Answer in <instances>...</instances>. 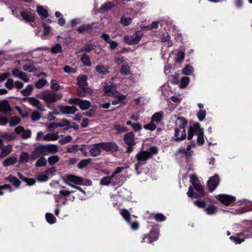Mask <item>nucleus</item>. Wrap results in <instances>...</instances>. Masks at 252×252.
<instances>
[{"label": "nucleus", "mask_w": 252, "mask_h": 252, "mask_svg": "<svg viewBox=\"0 0 252 252\" xmlns=\"http://www.w3.org/2000/svg\"><path fill=\"white\" fill-rule=\"evenodd\" d=\"M120 72L124 75H128L131 74L130 67L127 63L122 65Z\"/></svg>", "instance_id": "nucleus-41"}, {"label": "nucleus", "mask_w": 252, "mask_h": 252, "mask_svg": "<svg viewBox=\"0 0 252 252\" xmlns=\"http://www.w3.org/2000/svg\"><path fill=\"white\" fill-rule=\"evenodd\" d=\"M15 132L23 139H27L31 136L32 132L30 129H25L22 126H18L15 129Z\"/></svg>", "instance_id": "nucleus-18"}, {"label": "nucleus", "mask_w": 252, "mask_h": 252, "mask_svg": "<svg viewBox=\"0 0 252 252\" xmlns=\"http://www.w3.org/2000/svg\"><path fill=\"white\" fill-rule=\"evenodd\" d=\"M194 68L190 64L186 65L182 69V72L185 75H192L194 72Z\"/></svg>", "instance_id": "nucleus-34"}, {"label": "nucleus", "mask_w": 252, "mask_h": 252, "mask_svg": "<svg viewBox=\"0 0 252 252\" xmlns=\"http://www.w3.org/2000/svg\"><path fill=\"white\" fill-rule=\"evenodd\" d=\"M12 14L17 18L20 19V14L19 10H22L18 6H12L10 7Z\"/></svg>", "instance_id": "nucleus-43"}, {"label": "nucleus", "mask_w": 252, "mask_h": 252, "mask_svg": "<svg viewBox=\"0 0 252 252\" xmlns=\"http://www.w3.org/2000/svg\"><path fill=\"white\" fill-rule=\"evenodd\" d=\"M135 135L133 132H129L126 133L124 136V140L126 144L128 146L126 152L130 153L133 150V146L136 143L134 140Z\"/></svg>", "instance_id": "nucleus-7"}, {"label": "nucleus", "mask_w": 252, "mask_h": 252, "mask_svg": "<svg viewBox=\"0 0 252 252\" xmlns=\"http://www.w3.org/2000/svg\"><path fill=\"white\" fill-rule=\"evenodd\" d=\"M29 160V155L26 153H22L20 156L19 162L21 163H26Z\"/></svg>", "instance_id": "nucleus-53"}, {"label": "nucleus", "mask_w": 252, "mask_h": 252, "mask_svg": "<svg viewBox=\"0 0 252 252\" xmlns=\"http://www.w3.org/2000/svg\"><path fill=\"white\" fill-rule=\"evenodd\" d=\"M114 5V4L112 2H109L106 3L104 4L103 5L101 6L100 8V11L101 12H104L108 9L112 8Z\"/></svg>", "instance_id": "nucleus-55"}, {"label": "nucleus", "mask_w": 252, "mask_h": 252, "mask_svg": "<svg viewBox=\"0 0 252 252\" xmlns=\"http://www.w3.org/2000/svg\"><path fill=\"white\" fill-rule=\"evenodd\" d=\"M49 178V176L45 172L38 174L37 177V180L40 182H46L48 180Z\"/></svg>", "instance_id": "nucleus-58"}, {"label": "nucleus", "mask_w": 252, "mask_h": 252, "mask_svg": "<svg viewBox=\"0 0 252 252\" xmlns=\"http://www.w3.org/2000/svg\"><path fill=\"white\" fill-rule=\"evenodd\" d=\"M161 41L162 42H167L168 47H170L172 46V42L170 40V36L167 32L164 33L161 37Z\"/></svg>", "instance_id": "nucleus-38"}, {"label": "nucleus", "mask_w": 252, "mask_h": 252, "mask_svg": "<svg viewBox=\"0 0 252 252\" xmlns=\"http://www.w3.org/2000/svg\"><path fill=\"white\" fill-rule=\"evenodd\" d=\"M95 45L91 43H87L85 44L83 47L81 49V52H90L94 49Z\"/></svg>", "instance_id": "nucleus-48"}, {"label": "nucleus", "mask_w": 252, "mask_h": 252, "mask_svg": "<svg viewBox=\"0 0 252 252\" xmlns=\"http://www.w3.org/2000/svg\"><path fill=\"white\" fill-rule=\"evenodd\" d=\"M91 161L92 159L91 158L82 160L78 164V167L80 169L85 168L91 163Z\"/></svg>", "instance_id": "nucleus-47"}, {"label": "nucleus", "mask_w": 252, "mask_h": 252, "mask_svg": "<svg viewBox=\"0 0 252 252\" xmlns=\"http://www.w3.org/2000/svg\"><path fill=\"white\" fill-rule=\"evenodd\" d=\"M48 155L50 154H55L58 152L59 149L58 147L55 144H47Z\"/></svg>", "instance_id": "nucleus-42"}, {"label": "nucleus", "mask_w": 252, "mask_h": 252, "mask_svg": "<svg viewBox=\"0 0 252 252\" xmlns=\"http://www.w3.org/2000/svg\"><path fill=\"white\" fill-rule=\"evenodd\" d=\"M23 69L25 71L32 72L36 70V67L34 64L32 63H29L26 64L23 66Z\"/></svg>", "instance_id": "nucleus-49"}, {"label": "nucleus", "mask_w": 252, "mask_h": 252, "mask_svg": "<svg viewBox=\"0 0 252 252\" xmlns=\"http://www.w3.org/2000/svg\"><path fill=\"white\" fill-rule=\"evenodd\" d=\"M7 179L9 182L13 183L15 186H18L20 185V181L16 177L13 176H9Z\"/></svg>", "instance_id": "nucleus-62"}, {"label": "nucleus", "mask_w": 252, "mask_h": 252, "mask_svg": "<svg viewBox=\"0 0 252 252\" xmlns=\"http://www.w3.org/2000/svg\"><path fill=\"white\" fill-rule=\"evenodd\" d=\"M163 117V112H158L155 113L152 117L151 120L157 123H159L160 122L161 120Z\"/></svg>", "instance_id": "nucleus-35"}, {"label": "nucleus", "mask_w": 252, "mask_h": 252, "mask_svg": "<svg viewBox=\"0 0 252 252\" xmlns=\"http://www.w3.org/2000/svg\"><path fill=\"white\" fill-rule=\"evenodd\" d=\"M175 125L174 140L177 142L184 140L186 138L185 127L187 125V121L184 117H179L175 121Z\"/></svg>", "instance_id": "nucleus-1"}, {"label": "nucleus", "mask_w": 252, "mask_h": 252, "mask_svg": "<svg viewBox=\"0 0 252 252\" xmlns=\"http://www.w3.org/2000/svg\"><path fill=\"white\" fill-rule=\"evenodd\" d=\"M40 98L43 99L46 103H51L56 102L58 98L57 94L54 93L44 92L40 94Z\"/></svg>", "instance_id": "nucleus-12"}, {"label": "nucleus", "mask_w": 252, "mask_h": 252, "mask_svg": "<svg viewBox=\"0 0 252 252\" xmlns=\"http://www.w3.org/2000/svg\"><path fill=\"white\" fill-rule=\"evenodd\" d=\"M81 60L84 65L88 66H90L91 65V61L89 56L88 55L84 54L81 58Z\"/></svg>", "instance_id": "nucleus-45"}, {"label": "nucleus", "mask_w": 252, "mask_h": 252, "mask_svg": "<svg viewBox=\"0 0 252 252\" xmlns=\"http://www.w3.org/2000/svg\"><path fill=\"white\" fill-rule=\"evenodd\" d=\"M194 204L195 206L199 208L204 209V211L208 215H214L218 212V208L214 205H209L206 206V203L205 201L198 200L194 201Z\"/></svg>", "instance_id": "nucleus-4"}, {"label": "nucleus", "mask_w": 252, "mask_h": 252, "mask_svg": "<svg viewBox=\"0 0 252 252\" xmlns=\"http://www.w3.org/2000/svg\"><path fill=\"white\" fill-rule=\"evenodd\" d=\"M159 236V230L158 228H154L149 234L144 235L141 243H148L151 244L153 242L157 241Z\"/></svg>", "instance_id": "nucleus-8"}, {"label": "nucleus", "mask_w": 252, "mask_h": 252, "mask_svg": "<svg viewBox=\"0 0 252 252\" xmlns=\"http://www.w3.org/2000/svg\"><path fill=\"white\" fill-rule=\"evenodd\" d=\"M15 138V136L12 133L6 132L0 133V148L2 146L3 141H11Z\"/></svg>", "instance_id": "nucleus-25"}, {"label": "nucleus", "mask_w": 252, "mask_h": 252, "mask_svg": "<svg viewBox=\"0 0 252 252\" xmlns=\"http://www.w3.org/2000/svg\"><path fill=\"white\" fill-rule=\"evenodd\" d=\"M60 110L64 114H73L76 112L77 109L74 106H61Z\"/></svg>", "instance_id": "nucleus-26"}, {"label": "nucleus", "mask_w": 252, "mask_h": 252, "mask_svg": "<svg viewBox=\"0 0 252 252\" xmlns=\"http://www.w3.org/2000/svg\"><path fill=\"white\" fill-rule=\"evenodd\" d=\"M63 181L68 185H71L72 184L80 185L83 184L82 178L72 175H67L63 178Z\"/></svg>", "instance_id": "nucleus-14"}, {"label": "nucleus", "mask_w": 252, "mask_h": 252, "mask_svg": "<svg viewBox=\"0 0 252 252\" xmlns=\"http://www.w3.org/2000/svg\"><path fill=\"white\" fill-rule=\"evenodd\" d=\"M19 178L27 183L28 185H32L34 184V181L32 179H29L24 177L21 174L18 173Z\"/></svg>", "instance_id": "nucleus-61"}, {"label": "nucleus", "mask_w": 252, "mask_h": 252, "mask_svg": "<svg viewBox=\"0 0 252 252\" xmlns=\"http://www.w3.org/2000/svg\"><path fill=\"white\" fill-rule=\"evenodd\" d=\"M194 135L197 136V142L198 144L202 145L204 143V130L200 127L199 124L197 123L189 126L188 131V139L191 140Z\"/></svg>", "instance_id": "nucleus-3"}, {"label": "nucleus", "mask_w": 252, "mask_h": 252, "mask_svg": "<svg viewBox=\"0 0 252 252\" xmlns=\"http://www.w3.org/2000/svg\"><path fill=\"white\" fill-rule=\"evenodd\" d=\"M114 95L115 97V100L112 101V104L113 105H115L117 104L125 103L124 100L126 98L125 95L118 93L114 94Z\"/></svg>", "instance_id": "nucleus-29"}, {"label": "nucleus", "mask_w": 252, "mask_h": 252, "mask_svg": "<svg viewBox=\"0 0 252 252\" xmlns=\"http://www.w3.org/2000/svg\"><path fill=\"white\" fill-rule=\"evenodd\" d=\"M190 182L196 192L193 191L192 186L189 188L187 194L189 197L200 198L204 196L205 192L202 185L194 175L190 176Z\"/></svg>", "instance_id": "nucleus-2"}, {"label": "nucleus", "mask_w": 252, "mask_h": 252, "mask_svg": "<svg viewBox=\"0 0 252 252\" xmlns=\"http://www.w3.org/2000/svg\"><path fill=\"white\" fill-rule=\"evenodd\" d=\"M217 198L223 204L226 206L229 205L235 200V197L227 194H219Z\"/></svg>", "instance_id": "nucleus-17"}, {"label": "nucleus", "mask_w": 252, "mask_h": 252, "mask_svg": "<svg viewBox=\"0 0 252 252\" xmlns=\"http://www.w3.org/2000/svg\"><path fill=\"white\" fill-rule=\"evenodd\" d=\"M101 149L100 143L92 145L89 149L90 155L94 157L99 155L101 153Z\"/></svg>", "instance_id": "nucleus-24"}, {"label": "nucleus", "mask_w": 252, "mask_h": 252, "mask_svg": "<svg viewBox=\"0 0 252 252\" xmlns=\"http://www.w3.org/2000/svg\"><path fill=\"white\" fill-rule=\"evenodd\" d=\"M114 175L110 176H106L102 178L100 181V184L103 186H108L113 182Z\"/></svg>", "instance_id": "nucleus-37"}, {"label": "nucleus", "mask_w": 252, "mask_h": 252, "mask_svg": "<svg viewBox=\"0 0 252 252\" xmlns=\"http://www.w3.org/2000/svg\"><path fill=\"white\" fill-rule=\"evenodd\" d=\"M60 160V158L57 156H52L48 158V163L53 165L58 162Z\"/></svg>", "instance_id": "nucleus-57"}, {"label": "nucleus", "mask_w": 252, "mask_h": 252, "mask_svg": "<svg viewBox=\"0 0 252 252\" xmlns=\"http://www.w3.org/2000/svg\"><path fill=\"white\" fill-rule=\"evenodd\" d=\"M73 192V190L69 191L65 189L60 190L59 194L55 196L56 202L58 205L66 204L67 200V196Z\"/></svg>", "instance_id": "nucleus-9"}, {"label": "nucleus", "mask_w": 252, "mask_h": 252, "mask_svg": "<svg viewBox=\"0 0 252 252\" xmlns=\"http://www.w3.org/2000/svg\"><path fill=\"white\" fill-rule=\"evenodd\" d=\"M91 27L92 26L90 24H84L80 26L78 28L77 31L79 33H82L88 31Z\"/></svg>", "instance_id": "nucleus-50"}, {"label": "nucleus", "mask_w": 252, "mask_h": 252, "mask_svg": "<svg viewBox=\"0 0 252 252\" xmlns=\"http://www.w3.org/2000/svg\"><path fill=\"white\" fill-rule=\"evenodd\" d=\"M103 90L105 94L108 95H114L117 94L116 92V88L113 83L109 82L105 83L103 86Z\"/></svg>", "instance_id": "nucleus-21"}, {"label": "nucleus", "mask_w": 252, "mask_h": 252, "mask_svg": "<svg viewBox=\"0 0 252 252\" xmlns=\"http://www.w3.org/2000/svg\"><path fill=\"white\" fill-rule=\"evenodd\" d=\"M249 232H250V230L246 229L243 232L237 233L236 236H230L229 239L234 242L235 244H239L244 242L246 239L251 237V235L245 234L246 233Z\"/></svg>", "instance_id": "nucleus-10"}, {"label": "nucleus", "mask_w": 252, "mask_h": 252, "mask_svg": "<svg viewBox=\"0 0 252 252\" xmlns=\"http://www.w3.org/2000/svg\"><path fill=\"white\" fill-rule=\"evenodd\" d=\"M143 35L144 33L142 31H138L132 35H126L124 37V40L129 45H135L140 42Z\"/></svg>", "instance_id": "nucleus-5"}, {"label": "nucleus", "mask_w": 252, "mask_h": 252, "mask_svg": "<svg viewBox=\"0 0 252 252\" xmlns=\"http://www.w3.org/2000/svg\"><path fill=\"white\" fill-rule=\"evenodd\" d=\"M46 164V159L44 157H41L37 160L35 165L37 167H42L45 166Z\"/></svg>", "instance_id": "nucleus-56"}, {"label": "nucleus", "mask_w": 252, "mask_h": 252, "mask_svg": "<svg viewBox=\"0 0 252 252\" xmlns=\"http://www.w3.org/2000/svg\"><path fill=\"white\" fill-rule=\"evenodd\" d=\"M45 218L47 221L50 224H54L56 222V219L52 213H46Z\"/></svg>", "instance_id": "nucleus-44"}, {"label": "nucleus", "mask_w": 252, "mask_h": 252, "mask_svg": "<svg viewBox=\"0 0 252 252\" xmlns=\"http://www.w3.org/2000/svg\"><path fill=\"white\" fill-rule=\"evenodd\" d=\"M0 148L1 149L0 158L6 157L9 154L12 150V147L10 145H8L6 146H3L2 145Z\"/></svg>", "instance_id": "nucleus-30"}, {"label": "nucleus", "mask_w": 252, "mask_h": 252, "mask_svg": "<svg viewBox=\"0 0 252 252\" xmlns=\"http://www.w3.org/2000/svg\"><path fill=\"white\" fill-rule=\"evenodd\" d=\"M196 147V144L194 141H191L189 144L185 145L181 147L178 152L181 154L184 155L187 159L190 158L193 154L194 152L191 150L192 148Z\"/></svg>", "instance_id": "nucleus-6"}, {"label": "nucleus", "mask_w": 252, "mask_h": 252, "mask_svg": "<svg viewBox=\"0 0 252 252\" xmlns=\"http://www.w3.org/2000/svg\"><path fill=\"white\" fill-rule=\"evenodd\" d=\"M20 122V119L17 116L13 117L9 121V124L11 126H14L18 125Z\"/></svg>", "instance_id": "nucleus-59"}, {"label": "nucleus", "mask_w": 252, "mask_h": 252, "mask_svg": "<svg viewBox=\"0 0 252 252\" xmlns=\"http://www.w3.org/2000/svg\"><path fill=\"white\" fill-rule=\"evenodd\" d=\"M101 149L107 152H116L118 149L117 145L114 142H101Z\"/></svg>", "instance_id": "nucleus-20"}, {"label": "nucleus", "mask_w": 252, "mask_h": 252, "mask_svg": "<svg viewBox=\"0 0 252 252\" xmlns=\"http://www.w3.org/2000/svg\"><path fill=\"white\" fill-rule=\"evenodd\" d=\"M47 83V81L44 79H39L35 84V87L38 89H41Z\"/></svg>", "instance_id": "nucleus-64"}, {"label": "nucleus", "mask_w": 252, "mask_h": 252, "mask_svg": "<svg viewBox=\"0 0 252 252\" xmlns=\"http://www.w3.org/2000/svg\"><path fill=\"white\" fill-rule=\"evenodd\" d=\"M68 101L71 104L78 105L79 108L82 110H86L91 106V102L89 101L80 98H70Z\"/></svg>", "instance_id": "nucleus-11"}, {"label": "nucleus", "mask_w": 252, "mask_h": 252, "mask_svg": "<svg viewBox=\"0 0 252 252\" xmlns=\"http://www.w3.org/2000/svg\"><path fill=\"white\" fill-rule=\"evenodd\" d=\"M17 161L16 158L14 157H10L5 159L3 162L2 165L4 167H7L15 164Z\"/></svg>", "instance_id": "nucleus-33"}, {"label": "nucleus", "mask_w": 252, "mask_h": 252, "mask_svg": "<svg viewBox=\"0 0 252 252\" xmlns=\"http://www.w3.org/2000/svg\"><path fill=\"white\" fill-rule=\"evenodd\" d=\"M36 11L40 16L41 19L43 20L45 19L48 16L47 10L42 6H38L37 7Z\"/></svg>", "instance_id": "nucleus-28"}, {"label": "nucleus", "mask_w": 252, "mask_h": 252, "mask_svg": "<svg viewBox=\"0 0 252 252\" xmlns=\"http://www.w3.org/2000/svg\"><path fill=\"white\" fill-rule=\"evenodd\" d=\"M11 108L8 102L6 100L0 101V112H8Z\"/></svg>", "instance_id": "nucleus-32"}, {"label": "nucleus", "mask_w": 252, "mask_h": 252, "mask_svg": "<svg viewBox=\"0 0 252 252\" xmlns=\"http://www.w3.org/2000/svg\"><path fill=\"white\" fill-rule=\"evenodd\" d=\"M189 78L188 77H183L181 79V82L179 85L180 88L184 89L187 87L189 82Z\"/></svg>", "instance_id": "nucleus-46"}, {"label": "nucleus", "mask_w": 252, "mask_h": 252, "mask_svg": "<svg viewBox=\"0 0 252 252\" xmlns=\"http://www.w3.org/2000/svg\"><path fill=\"white\" fill-rule=\"evenodd\" d=\"M20 14V18L27 22H32L35 19V14L31 11L19 10Z\"/></svg>", "instance_id": "nucleus-15"}, {"label": "nucleus", "mask_w": 252, "mask_h": 252, "mask_svg": "<svg viewBox=\"0 0 252 252\" xmlns=\"http://www.w3.org/2000/svg\"><path fill=\"white\" fill-rule=\"evenodd\" d=\"M154 123L155 122L151 120L149 124L144 126V128L146 130H150L151 131L154 130L157 127V126Z\"/></svg>", "instance_id": "nucleus-60"}, {"label": "nucleus", "mask_w": 252, "mask_h": 252, "mask_svg": "<svg viewBox=\"0 0 252 252\" xmlns=\"http://www.w3.org/2000/svg\"><path fill=\"white\" fill-rule=\"evenodd\" d=\"M185 58V53L182 50H180L178 52L177 56L176 58V61L177 62H180L184 60Z\"/></svg>", "instance_id": "nucleus-63"}, {"label": "nucleus", "mask_w": 252, "mask_h": 252, "mask_svg": "<svg viewBox=\"0 0 252 252\" xmlns=\"http://www.w3.org/2000/svg\"><path fill=\"white\" fill-rule=\"evenodd\" d=\"M132 19L123 16L121 18V23L125 26H128L132 23Z\"/></svg>", "instance_id": "nucleus-52"}, {"label": "nucleus", "mask_w": 252, "mask_h": 252, "mask_svg": "<svg viewBox=\"0 0 252 252\" xmlns=\"http://www.w3.org/2000/svg\"><path fill=\"white\" fill-rule=\"evenodd\" d=\"M121 214L123 218L129 223L130 225L131 229L133 230H136L139 228V224L136 222H132L130 221V216L129 213L126 209H123L121 210Z\"/></svg>", "instance_id": "nucleus-13"}, {"label": "nucleus", "mask_w": 252, "mask_h": 252, "mask_svg": "<svg viewBox=\"0 0 252 252\" xmlns=\"http://www.w3.org/2000/svg\"><path fill=\"white\" fill-rule=\"evenodd\" d=\"M87 76L86 75H81L78 78L77 85L80 89H85L87 88L88 83L87 82Z\"/></svg>", "instance_id": "nucleus-27"}, {"label": "nucleus", "mask_w": 252, "mask_h": 252, "mask_svg": "<svg viewBox=\"0 0 252 252\" xmlns=\"http://www.w3.org/2000/svg\"><path fill=\"white\" fill-rule=\"evenodd\" d=\"M28 102L32 106L36 108L38 110L44 111V107L41 104V102L37 98L34 97H30L28 98Z\"/></svg>", "instance_id": "nucleus-22"}, {"label": "nucleus", "mask_w": 252, "mask_h": 252, "mask_svg": "<svg viewBox=\"0 0 252 252\" xmlns=\"http://www.w3.org/2000/svg\"><path fill=\"white\" fill-rule=\"evenodd\" d=\"M95 70L99 74L106 75L109 73V68L105 67L103 65H97L95 67Z\"/></svg>", "instance_id": "nucleus-36"}, {"label": "nucleus", "mask_w": 252, "mask_h": 252, "mask_svg": "<svg viewBox=\"0 0 252 252\" xmlns=\"http://www.w3.org/2000/svg\"><path fill=\"white\" fill-rule=\"evenodd\" d=\"M114 60L117 65H122L123 64L126 63V59L123 56H120L116 57Z\"/></svg>", "instance_id": "nucleus-54"}, {"label": "nucleus", "mask_w": 252, "mask_h": 252, "mask_svg": "<svg viewBox=\"0 0 252 252\" xmlns=\"http://www.w3.org/2000/svg\"><path fill=\"white\" fill-rule=\"evenodd\" d=\"M136 158L138 161L135 165V169L137 170L140 164V162L146 161L148 159L151 158V155L146 151H142L136 155Z\"/></svg>", "instance_id": "nucleus-16"}, {"label": "nucleus", "mask_w": 252, "mask_h": 252, "mask_svg": "<svg viewBox=\"0 0 252 252\" xmlns=\"http://www.w3.org/2000/svg\"><path fill=\"white\" fill-rule=\"evenodd\" d=\"M59 136L57 132L48 133L44 136L43 141H55L58 139Z\"/></svg>", "instance_id": "nucleus-31"}, {"label": "nucleus", "mask_w": 252, "mask_h": 252, "mask_svg": "<svg viewBox=\"0 0 252 252\" xmlns=\"http://www.w3.org/2000/svg\"><path fill=\"white\" fill-rule=\"evenodd\" d=\"M41 155L47 156L48 155L47 144L43 145L40 144L35 147Z\"/></svg>", "instance_id": "nucleus-39"}, {"label": "nucleus", "mask_w": 252, "mask_h": 252, "mask_svg": "<svg viewBox=\"0 0 252 252\" xmlns=\"http://www.w3.org/2000/svg\"><path fill=\"white\" fill-rule=\"evenodd\" d=\"M32 89V86L29 85L26 89L21 91V93L24 96H28L31 94Z\"/></svg>", "instance_id": "nucleus-51"}, {"label": "nucleus", "mask_w": 252, "mask_h": 252, "mask_svg": "<svg viewBox=\"0 0 252 252\" xmlns=\"http://www.w3.org/2000/svg\"><path fill=\"white\" fill-rule=\"evenodd\" d=\"M220 182V178L218 175H215L210 178L207 183V186L209 189L212 191L218 186Z\"/></svg>", "instance_id": "nucleus-19"}, {"label": "nucleus", "mask_w": 252, "mask_h": 252, "mask_svg": "<svg viewBox=\"0 0 252 252\" xmlns=\"http://www.w3.org/2000/svg\"><path fill=\"white\" fill-rule=\"evenodd\" d=\"M197 105L199 110L196 113V116L199 121L202 122L206 118V111L204 108L203 104L198 103Z\"/></svg>", "instance_id": "nucleus-23"}, {"label": "nucleus", "mask_w": 252, "mask_h": 252, "mask_svg": "<svg viewBox=\"0 0 252 252\" xmlns=\"http://www.w3.org/2000/svg\"><path fill=\"white\" fill-rule=\"evenodd\" d=\"M63 52V48L61 44L59 43H57L51 48V53L52 54H56L62 53Z\"/></svg>", "instance_id": "nucleus-40"}]
</instances>
